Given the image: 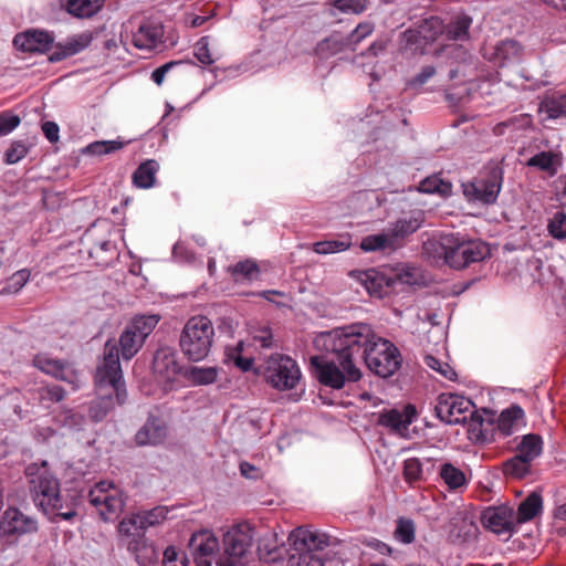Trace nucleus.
I'll return each instance as SVG.
<instances>
[{
  "instance_id": "16",
  "label": "nucleus",
  "mask_w": 566,
  "mask_h": 566,
  "mask_svg": "<svg viewBox=\"0 0 566 566\" xmlns=\"http://www.w3.org/2000/svg\"><path fill=\"white\" fill-rule=\"evenodd\" d=\"M38 530V522L15 507L7 509L0 517V534L23 535Z\"/></svg>"
},
{
  "instance_id": "63",
  "label": "nucleus",
  "mask_w": 566,
  "mask_h": 566,
  "mask_svg": "<svg viewBox=\"0 0 566 566\" xmlns=\"http://www.w3.org/2000/svg\"><path fill=\"white\" fill-rule=\"evenodd\" d=\"M292 560V566H324L322 559L315 554H300L297 558L293 555Z\"/></svg>"
},
{
  "instance_id": "5",
  "label": "nucleus",
  "mask_w": 566,
  "mask_h": 566,
  "mask_svg": "<svg viewBox=\"0 0 566 566\" xmlns=\"http://www.w3.org/2000/svg\"><path fill=\"white\" fill-rule=\"evenodd\" d=\"M214 339L212 322L202 315L190 317L185 324L179 346L184 356L190 361H201L210 353Z\"/></svg>"
},
{
  "instance_id": "32",
  "label": "nucleus",
  "mask_w": 566,
  "mask_h": 566,
  "mask_svg": "<svg viewBox=\"0 0 566 566\" xmlns=\"http://www.w3.org/2000/svg\"><path fill=\"white\" fill-rule=\"evenodd\" d=\"M542 496L532 492L524 501L521 502L517 509L515 521L517 523H525L534 518L542 510Z\"/></svg>"
},
{
  "instance_id": "47",
  "label": "nucleus",
  "mask_w": 566,
  "mask_h": 566,
  "mask_svg": "<svg viewBox=\"0 0 566 566\" xmlns=\"http://www.w3.org/2000/svg\"><path fill=\"white\" fill-rule=\"evenodd\" d=\"M124 143L120 140H97L86 146L84 153L90 155H107L122 149Z\"/></svg>"
},
{
  "instance_id": "48",
  "label": "nucleus",
  "mask_w": 566,
  "mask_h": 566,
  "mask_svg": "<svg viewBox=\"0 0 566 566\" xmlns=\"http://www.w3.org/2000/svg\"><path fill=\"white\" fill-rule=\"evenodd\" d=\"M272 539L263 538L258 546L259 553L262 558L266 562H277L284 558L285 549L275 543H271Z\"/></svg>"
},
{
  "instance_id": "20",
  "label": "nucleus",
  "mask_w": 566,
  "mask_h": 566,
  "mask_svg": "<svg viewBox=\"0 0 566 566\" xmlns=\"http://www.w3.org/2000/svg\"><path fill=\"white\" fill-rule=\"evenodd\" d=\"M423 221V212L421 210H417L411 211L399 218L397 221L390 223L387 230L395 245L398 248L406 237L415 233L422 226Z\"/></svg>"
},
{
  "instance_id": "54",
  "label": "nucleus",
  "mask_w": 566,
  "mask_h": 566,
  "mask_svg": "<svg viewBox=\"0 0 566 566\" xmlns=\"http://www.w3.org/2000/svg\"><path fill=\"white\" fill-rule=\"evenodd\" d=\"M545 111L549 118L566 116V94L547 99Z\"/></svg>"
},
{
  "instance_id": "7",
  "label": "nucleus",
  "mask_w": 566,
  "mask_h": 566,
  "mask_svg": "<svg viewBox=\"0 0 566 566\" xmlns=\"http://www.w3.org/2000/svg\"><path fill=\"white\" fill-rule=\"evenodd\" d=\"M503 174L500 166L490 167L485 174L462 184L463 196L469 202L493 205L502 189Z\"/></svg>"
},
{
  "instance_id": "2",
  "label": "nucleus",
  "mask_w": 566,
  "mask_h": 566,
  "mask_svg": "<svg viewBox=\"0 0 566 566\" xmlns=\"http://www.w3.org/2000/svg\"><path fill=\"white\" fill-rule=\"evenodd\" d=\"M24 474L35 506L45 515L59 516L64 521H70L76 515V499L61 493L60 481L46 461L30 463Z\"/></svg>"
},
{
  "instance_id": "4",
  "label": "nucleus",
  "mask_w": 566,
  "mask_h": 566,
  "mask_svg": "<svg viewBox=\"0 0 566 566\" xmlns=\"http://www.w3.org/2000/svg\"><path fill=\"white\" fill-rule=\"evenodd\" d=\"M426 250H433L439 259L453 269H463L471 263L484 260L489 247L480 240H464L459 233L442 234L438 240L424 244Z\"/></svg>"
},
{
  "instance_id": "51",
  "label": "nucleus",
  "mask_w": 566,
  "mask_h": 566,
  "mask_svg": "<svg viewBox=\"0 0 566 566\" xmlns=\"http://www.w3.org/2000/svg\"><path fill=\"white\" fill-rule=\"evenodd\" d=\"M30 150V147L23 140H14L4 154V161L13 165L23 159Z\"/></svg>"
},
{
  "instance_id": "1",
  "label": "nucleus",
  "mask_w": 566,
  "mask_h": 566,
  "mask_svg": "<svg viewBox=\"0 0 566 566\" xmlns=\"http://www.w3.org/2000/svg\"><path fill=\"white\" fill-rule=\"evenodd\" d=\"M331 339V347L338 353L348 381L361 378L359 361H364L371 373L381 378L392 376L401 367L402 357L398 347L377 335L368 324L356 323L336 328Z\"/></svg>"
},
{
  "instance_id": "64",
  "label": "nucleus",
  "mask_w": 566,
  "mask_h": 566,
  "mask_svg": "<svg viewBox=\"0 0 566 566\" xmlns=\"http://www.w3.org/2000/svg\"><path fill=\"white\" fill-rule=\"evenodd\" d=\"M436 74V69L432 65H426L421 69L411 81V86H421L427 83Z\"/></svg>"
},
{
  "instance_id": "53",
  "label": "nucleus",
  "mask_w": 566,
  "mask_h": 566,
  "mask_svg": "<svg viewBox=\"0 0 566 566\" xmlns=\"http://www.w3.org/2000/svg\"><path fill=\"white\" fill-rule=\"evenodd\" d=\"M424 363L429 368L436 370L448 380H454L457 378V373L448 363H444L432 355H426Z\"/></svg>"
},
{
  "instance_id": "35",
  "label": "nucleus",
  "mask_w": 566,
  "mask_h": 566,
  "mask_svg": "<svg viewBox=\"0 0 566 566\" xmlns=\"http://www.w3.org/2000/svg\"><path fill=\"white\" fill-rule=\"evenodd\" d=\"M104 0H67V12L76 18H90L98 12Z\"/></svg>"
},
{
  "instance_id": "37",
  "label": "nucleus",
  "mask_w": 566,
  "mask_h": 566,
  "mask_svg": "<svg viewBox=\"0 0 566 566\" xmlns=\"http://www.w3.org/2000/svg\"><path fill=\"white\" fill-rule=\"evenodd\" d=\"M522 48L515 40L501 41L494 50L495 60L499 61L501 66H504L511 61L517 60L521 55Z\"/></svg>"
},
{
  "instance_id": "10",
  "label": "nucleus",
  "mask_w": 566,
  "mask_h": 566,
  "mask_svg": "<svg viewBox=\"0 0 566 566\" xmlns=\"http://www.w3.org/2000/svg\"><path fill=\"white\" fill-rule=\"evenodd\" d=\"M253 535L249 526L233 527L224 534V556L217 566H242L252 546Z\"/></svg>"
},
{
  "instance_id": "61",
  "label": "nucleus",
  "mask_w": 566,
  "mask_h": 566,
  "mask_svg": "<svg viewBox=\"0 0 566 566\" xmlns=\"http://www.w3.org/2000/svg\"><path fill=\"white\" fill-rule=\"evenodd\" d=\"M367 0H335V7L343 12L360 13L366 9Z\"/></svg>"
},
{
  "instance_id": "24",
  "label": "nucleus",
  "mask_w": 566,
  "mask_h": 566,
  "mask_svg": "<svg viewBox=\"0 0 566 566\" xmlns=\"http://www.w3.org/2000/svg\"><path fill=\"white\" fill-rule=\"evenodd\" d=\"M112 229L113 226L104 220L95 222L92 228L86 231V238L94 239V243L88 251L91 258L99 259L102 253H109L112 256L116 254V245L113 241L106 239L99 240L95 234L96 230L109 233Z\"/></svg>"
},
{
  "instance_id": "31",
  "label": "nucleus",
  "mask_w": 566,
  "mask_h": 566,
  "mask_svg": "<svg viewBox=\"0 0 566 566\" xmlns=\"http://www.w3.org/2000/svg\"><path fill=\"white\" fill-rule=\"evenodd\" d=\"M360 249L365 252L394 251L397 249L388 230L363 238Z\"/></svg>"
},
{
  "instance_id": "3",
  "label": "nucleus",
  "mask_w": 566,
  "mask_h": 566,
  "mask_svg": "<svg viewBox=\"0 0 566 566\" xmlns=\"http://www.w3.org/2000/svg\"><path fill=\"white\" fill-rule=\"evenodd\" d=\"M437 417L447 424H464L468 422L469 431L478 440L485 441L490 427L495 421V413L483 409L484 418L475 410L474 403L464 396L444 392L438 396L434 407Z\"/></svg>"
},
{
  "instance_id": "13",
  "label": "nucleus",
  "mask_w": 566,
  "mask_h": 566,
  "mask_svg": "<svg viewBox=\"0 0 566 566\" xmlns=\"http://www.w3.org/2000/svg\"><path fill=\"white\" fill-rule=\"evenodd\" d=\"M289 542L300 556V554H314L325 549L333 544L334 538L323 531L300 526L291 532Z\"/></svg>"
},
{
  "instance_id": "44",
  "label": "nucleus",
  "mask_w": 566,
  "mask_h": 566,
  "mask_svg": "<svg viewBox=\"0 0 566 566\" xmlns=\"http://www.w3.org/2000/svg\"><path fill=\"white\" fill-rule=\"evenodd\" d=\"M531 463H532L531 461L516 454L513 458H511L504 462L503 471L506 475H510V476L516 478V479H522L530 473Z\"/></svg>"
},
{
  "instance_id": "50",
  "label": "nucleus",
  "mask_w": 566,
  "mask_h": 566,
  "mask_svg": "<svg viewBox=\"0 0 566 566\" xmlns=\"http://www.w3.org/2000/svg\"><path fill=\"white\" fill-rule=\"evenodd\" d=\"M394 535L400 543H412L415 539V523L409 518H399Z\"/></svg>"
},
{
  "instance_id": "60",
  "label": "nucleus",
  "mask_w": 566,
  "mask_h": 566,
  "mask_svg": "<svg viewBox=\"0 0 566 566\" xmlns=\"http://www.w3.org/2000/svg\"><path fill=\"white\" fill-rule=\"evenodd\" d=\"M374 27L371 23H359L347 38L348 44L354 45L359 43L363 39L371 34Z\"/></svg>"
},
{
  "instance_id": "23",
  "label": "nucleus",
  "mask_w": 566,
  "mask_h": 566,
  "mask_svg": "<svg viewBox=\"0 0 566 566\" xmlns=\"http://www.w3.org/2000/svg\"><path fill=\"white\" fill-rule=\"evenodd\" d=\"M564 164L563 154L558 150H543L530 157L525 165L528 168L536 169L546 174L548 177H555Z\"/></svg>"
},
{
  "instance_id": "22",
  "label": "nucleus",
  "mask_w": 566,
  "mask_h": 566,
  "mask_svg": "<svg viewBox=\"0 0 566 566\" xmlns=\"http://www.w3.org/2000/svg\"><path fill=\"white\" fill-rule=\"evenodd\" d=\"M167 437V426L158 417L149 415L146 422L137 431L135 441L138 446H157Z\"/></svg>"
},
{
  "instance_id": "28",
  "label": "nucleus",
  "mask_w": 566,
  "mask_h": 566,
  "mask_svg": "<svg viewBox=\"0 0 566 566\" xmlns=\"http://www.w3.org/2000/svg\"><path fill=\"white\" fill-rule=\"evenodd\" d=\"M523 418L524 410L517 405L503 410L496 419L499 433L503 437L513 434L518 429Z\"/></svg>"
},
{
  "instance_id": "29",
  "label": "nucleus",
  "mask_w": 566,
  "mask_h": 566,
  "mask_svg": "<svg viewBox=\"0 0 566 566\" xmlns=\"http://www.w3.org/2000/svg\"><path fill=\"white\" fill-rule=\"evenodd\" d=\"M409 407L405 412H400L396 409L381 412L379 415L378 423L382 427L391 429L395 433L403 436V432L408 429L412 422V412L409 413Z\"/></svg>"
},
{
  "instance_id": "30",
  "label": "nucleus",
  "mask_w": 566,
  "mask_h": 566,
  "mask_svg": "<svg viewBox=\"0 0 566 566\" xmlns=\"http://www.w3.org/2000/svg\"><path fill=\"white\" fill-rule=\"evenodd\" d=\"M159 164L154 159L142 163L133 174V184L142 189L151 188L156 181Z\"/></svg>"
},
{
  "instance_id": "9",
  "label": "nucleus",
  "mask_w": 566,
  "mask_h": 566,
  "mask_svg": "<svg viewBox=\"0 0 566 566\" xmlns=\"http://www.w3.org/2000/svg\"><path fill=\"white\" fill-rule=\"evenodd\" d=\"M264 377L273 388L290 390L300 381L301 370L291 357L275 354L266 360Z\"/></svg>"
},
{
  "instance_id": "15",
  "label": "nucleus",
  "mask_w": 566,
  "mask_h": 566,
  "mask_svg": "<svg viewBox=\"0 0 566 566\" xmlns=\"http://www.w3.org/2000/svg\"><path fill=\"white\" fill-rule=\"evenodd\" d=\"M481 521L491 532L509 538L514 531L515 513L507 505L491 506L483 511Z\"/></svg>"
},
{
  "instance_id": "34",
  "label": "nucleus",
  "mask_w": 566,
  "mask_h": 566,
  "mask_svg": "<svg viewBox=\"0 0 566 566\" xmlns=\"http://www.w3.org/2000/svg\"><path fill=\"white\" fill-rule=\"evenodd\" d=\"M229 271L232 277L238 281H253L258 280L261 273V270L256 263V261L252 259H247L243 261H239L234 265L229 268Z\"/></svg>"
},
{
  "instance_id": "49",
  "label": "nucleus",
  "mask_w": 566,
  "mask_h": 566,
  "mask_svg": "<svg viewBox=\"0 0 566 566\" xmlns=\"http://www.w3.org/2000/svg\"><path fill=\"white\" fill-rule=\"evenodd\" d=\"M30 280V271L28 269H22L13 273L6 286L1 290L0 294H15L22 290V287Z\"/></svg>"
},
{
  "instance_id": "8",
  "label": "nucleus",
  "mask_w": 566,
  "mask_h": 566,
  "mask_svg": "<svg viewBox=\"0 0 566 566\" xmlns=\"http://www.w3.org/2000/svg\"><path fill=\"white\" fill-rule=\"evenodd\" d=\"M335 335V329L323 336L324 346L332 355L329 359L318 356L312 357L311 363L315 368L316 378L322 385L328 386L333 389H340L344 387L345 381L348 380L347 373L339 364L338 353L331 347L332 336Z\"/></svg>"
},
{
  "instance_id": "58",
  "label": "nucleus",
  "mask_w": 566,
  "mask_h": 566,
  "mask_svg": "<svg viewBox=\"0 0 566 566\" xmlns=\"http://www.w3.org/2000/svg\"><path fill=\"white\" fill-rule=\"evenodd\" d=\"M403 474L407 481H419L422 478V464L419 459L410 458L405 461Z\"/></svg>"
},
{
  "instance_id": "45",
  "label": "nucleus",
  "mask_w": 566,
  "mask_h": 566,
  "mask_svg": "<svg viewBox=\"0 0 566 566\" xmlns=\"http://www.w3.org/2000/svg\"><path fill=\"white\" fill-rule=\"evenodd\" d=\"M170 510L167 506L158 505L151 510H146L137 513L143 522V530L156 526L163 523L168 517Z\"/></svg>"
},
{
  "instance_id": "33",
  "label": "nucleus",
  "mask_w": 566,
  "mask_h": 566,
  "mask_svg": "<svg viewBox=\"0 0 566 566\" xmlns=\"http://www.w3.org/2000/svg\"><path fill=\"white\" fill-rule=\"evenodd\" d=\"M219 369L217 367H197L186 368L184 377L193 385L202 386L213 384L218 378Z\"/></svg>"
},
{
  "instance_id": "14",
  "label": "nucleus",
  "mask_w": 566,
  "mask_h": 566,
  "mask_svg": "<svg viewBox=\"0 0 566 566\" xmlns=\"http://www.w3.org/2000/svg\"><path fill=\"white\" fill-rule=\"evenodd\" d=\"M33 365L42 373L72 385L74 389L81 385L80 374L69 361L56 359L46 353H40L33 357Z\"/></svg>"
},
{
  "instance_id": "26",
  "label": "nucleus",
  "mask_w": 566,
  "mask_h": 566,
  "mask_svg": "<svg viewBox=\"0 0 566 566\" xmlns=\"http://www.w3.org/2000/svg\"><path fill=\"white\" fill-rule=\"evenodd\" d=\"M118 532L120 535L133 537V539L127 544V547L129 551L135 553L138 558V549L144 542L145 533V530H143V522H140L138 514H133L132 516L124 518L118 525Z\"/></svg>"
},
{
  "instance_id": "46",
  "label": "nucleus",
  "mask_w": 566,
  "mask_h": 566,
  "mask_svg": "<svg viewBox=\"0 0 566 566\" xmlns=\"http://www.w3.org/2000/svg\"><path fill=\"white\" fill-rule=\"evenodd\" d=\"M451 184L443 181L438 176H431L420 182L419 189L426 193H439L448 196L451 193Z\"/></svg>"
},
{
  "instance_id": "12",
  "label": "nucleus",
  "mask_w": 566,
  "mask_h": 566,
  "mask_svg": "<svg viewBox=\"0 0 566 566\" xmlns=\"http://www.w3.org/2000/svg\"><path fill=\"white\" fill-rule=\"evenodd\" d=\"M88 502L97 510L104 521L114 520L123 510L124 500L112 483L99 482L90 490Z\"/></svg>"
},
{
  "instance_id": "38",
  "label": "nucleus",
  "mask_w": 566,
  "mask_h": 566,
  "mask_svg": "<svg viewBox=\"0 0 566 566\" xmlns=\"http://www.w3.org/2000/svg\"><path fill=\"white\" fill-rule=\"evenodd\" d=\"M439 475L447 484L449 490H458L467 484V479L463 471L449 462L443 463L440 467Z\"/></svg>"
},
{
  "instance_id": "59",
  "label": "nucleus",
  "mask_w": 566,
  "mask_h": 566,
  "mask_svg": "<svg viewBox=\"0 0 566 566\" xmlns=\"http://www.w3.org/2000/svg\"><path fill=\"white\" fill-rule=\"evenodd\" d=\"M20 117L11 112L0 113V136H6L20 125Z\"/></svg>"
},
{
  "instance_id": "56",
  "label": "nucleus",
  "mask_w": 566,
  "mask_h": 566,
  "mask_svg": "<svg viewBox=\"0 0 566 566\" xmlns=\"http://www.w3.org/2000/svg\"><path fill=\"white\" fill-rule=\"evenodd\" d=\"M193 54L196 59L202 64L210 65L214 62L209 50L208 36H202L196 42Z\"/></svg>"
},
{
  "instance_id": "19",
  "label": "nucleus",
  "mask_w": 566,
  "mask_h": 566,
  "mask_svg": "<svg viewBox=\"0 0 566 566\" xmlns=\"http://www.w3.org/2000/svg\"><path fill=\"white\" fill-rule=\"evenodd\" d=\"M54 36L48 31H27L25 33L17 34L13 39V44L24 52H45L52 51L54 44Z\"/></svg>"
},
{
  "instance_id": "6",
  "label": "nucleus",
  "mask_w": 566,
  "mask_h": 566,
  "mask_svg": "<svg viewBox=\"0 0 566 566\" xmlns=\"http://www.w3.org/2000/svg\"><path fill=\"white\" fill-rule=\"evenodd\" d=\"M97 389H111L119 405L127 400V391L123 380L119 353L116 343L107 340L104 347L103 360L95 373Z\"/></svg>"
},
{
  "instance_id": "25",
  "label": "nucleus",
  "mask_w": 566,
  "mask_h": 566,
  "mask_svg": "<svg viewBox=\"0 0 566 566\" xmlns=\"http://www.w3.org/2000/svg\"><path fill=\"white\" fill-rule=\"evenodd\" d=\"M472 24V19L467 14H459L453 17L450 22L444 25L441 33V40L464 42L470 38L469 30Z\"/></svg>"
},
{
  "instance_id": "11",
  "label": "nucleus",
  "mask_w": 566,
  "mask_h": 566,
  "mask_svg": "<svg viewBox=\"0 0 566 566\" xmlns=\"http://www.w3.org/2000/svg\"><path fill=\"white\" fill-rule=\"evenodd\" d=\"M184 367L178 360L177 352L169 346L159 347L153 359V373L165 390H172L184 376Z\"/></svg>"
},
{
  "instance_id": "52",
  "label": "nucleus",
  "mask_w": 566,
  "mask_h": 566,
  "mask_svg": "<svg viewBox=\"0 0 566 566\" xmlns=\"http://www.w3.org/2000/svg\"><path fill=\"white\" fill-rule=\"evenodd\" d=\"M548 233L557 240L566 239V213L558 211L547 224Z\"/></svg>"
},
{
  "instance_id": "36",
  "label": "nucleus",
  "mask_w": 566,
  "mask_h": 566,
  "mask_svg": "<svg viewBox=\"0 0 566 566\" xmlns=\"http://www.w3.org/2000/svg\"><path fill=\"white\" fill-rule=\"evenodd\" d=\"M345 46H349L347 38L338 33H333L331 36L319 42L315 51L319 57L327 59L343 51Z\"/></svg>"
},
{
  "instance_id": "40",
  "label": "nucleus",
  "mask_w": 566,
  "mask_h": 566,
  "mask_svg": "<svg viewBox=\"0 0 566 566\" xmlns=\"http://www.w3.org/2000/svg\"><path fill=\"white\" fill-rule=\"evenodd\" d=\"M159 319L160 317L158 315L136 316L127 327L145 343V339L151 334Z\"/></svg>"
},
{
  "instance_id": "27",
  "label": "nucleus",
  "mask_w": 566,
  "mask_h": 566,
  "mask_svg": "<svg viewBox=\"0 0 566 566\" xmlns=\"http://www.w3.org/2000/svg\"><path fill=\"white\" fill-rule=\"evenodd\" d=\"M97 398L93 400L90 406V417L96 422L105 419L116 406H120L116 400L115 394L111 389H97Z\"/></svg>"
},
{
  "instance_id": "17",
  "label": "nucleus",
  "mask_w": 566,
  "mask_h": 566,
  "mask_svg": "<svg viewBox=\"0 0 566 566\" xmlns=\"http://www.w3.org/2000/svg\"><path fill=\"white\" fill-rule=\"evenodd\" d=\"M189 548L196 566H211V558L219 549L218 538L207 530L192 534Z\"/></svg>"
},
{
  "instance_id": "39",
  "label": "nucleus",
  "mask_w": 566,
  "mask_h": 566,
  "mask_svg": "<svg viewBox=\"0 0 566 566\" xmlns=\"http://www.w3.org/2000/svg\"><path fill=\"white\" fill-rule=\"evenodd\" d=\"M543 449L542 438L537 434H526L517 447V454L528 461H534Z\"/></svg>"
},
{
  "instance_id": "55",
  "label": "nucleus",
  "mask_w": 566,
  "mask_h": 566,
  "mask_svg": "<svg viewBox=\"0 0 566 566\" xmlns=\"http://www.w3.org/2000/svg\"><path fill=\"white\" fill-rule=\"evenodd\" d=\"M403 50L409 49L410 51H422L427 45L423 43L422 38L417 29H409L402 33Z\"/></svg>"
},
{
  "instance_id": "18",
  "label": "nucleus",
  "mask_w": 566,
  "mask_h": 566,
  "mask_svg": "<svg viewBox=\"0 0 566 566\" xmlns=\"http://www.w3.org/2000/svg\"><path fill=\"white\" fill-rule=\"evenodd\" d=\"M93 41V33L84 31L54 43L49 55L50 62H61L84 51Z\"/></svg>"
},
{
  "instance_id": "42",
  "label": "nucleus",
  "mask_w": 566,
  "mask_h": 566,
  "mask_svg": "<svg viewBox=\"0 0 566 566\" xmlns=\"http://www.w3.org/2000/svg\"><path fill=\"white\" fill-rule=\"evenodd\" d=\"M418 31L423 40V43L429 44L438 39H441L443 22L438 17H430L418 27Z\"/></svg>"
},
{
  "instance_id": "41",
  "label": "nucleus",
  "mask_w": 566,
  "mask_h": 566,
  "mask_svg": "<svg viewBox=\"0 0 566 566\" xmlns=\"http://www.w3.org/2000/svg\"><path fill=\"white\" fill-rule=\"evenodd\" d=\"M144 342L128 327L124 329L119 337L120 352L124 359L133 358L142 348Z\"/></svg>"
},
{
  "instance_id": "21",
  "label": "nucleus",
  "mask_w": 566,
  "mask_h": 566,
  "mask_svg": "<svg viewBox=\"0 0 566 566\" xmlns=\"http://www.w3.org/2000/svg\"><path fill=\"white\" fill-rule=\"evenodd\" d=\"M164 28L161 24L144 21L133 33V44L139 50H153L163 43Z\"/></svg>"
},
{
  "instance_id": "43",
  "label": "nucleus",
  "mask_w": 566,
  "mask_h": 566,
  "mask_svg": "<svg viewBox=\"0 0 566 566\" xmlns=\"http://www.w3.org/2000/svg\"><path fill=\"white\" fill-rule=\"evenodd\" d=\"M352 245V238L348 234L340 235L338 239L325 240L314 243L313 250L318 254H331L346 251Z\"/></svg>"
},
{
  "instance_id": "62",
  "label": "nucleus",
  "mask_w": 566,
  "mask_h": 566,
  "mask_svg": "<svg viewBox=\"0 0 566 566\" xmlns=\"http://www.w3.org/2000/svg\"><path fill=\"white\" fill-rule=\"evenodd\" d=\"M65 396V391L57 385L46 386L41 388L40 397L42 400H49L51 402H60Z\"/></svg>"
},
{
  "instance_id": "57",
  "label": "nucleus",
  "mask_w": 566,
  "mask_h": 566,
  "mask_svg": "<svg viewBox=\"0 0 566 566\" xmlns=\"http://www.w3.org/2000/svg\"><path fill=\"white\" fill-rule=\"evenodd\" d=\"M163 564L164 566H187L188 559L185 553L178 552L174 546H168L164 551Z\"/></svg>"
}]
</instances>
